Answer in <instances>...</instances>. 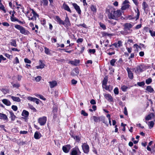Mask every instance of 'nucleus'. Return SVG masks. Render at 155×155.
Segmentation results:
<instances>
[{"label": "nucleus", "instance_id": "nucleus-60", "mask_svg": "<svg viewBox=\"0 0 155 155\" xmlns=\"http://www.w3.org/2000/svg\"><path fill=\"white\" fill-rule=\"evenodd\" d=\"M19 63V61L18 57H16L15 59V61L14 62V64H17Z\"/></svg>", "mask_w": 155, "mask_h": 155}, {"label": "nucleus", "instance_id": "nucleus-15", "mask_svg": "<svg viewBox=\"0 0 155 155\" xmlns=\"http://www.w3.org/2000/svg\"><path fill=\"white\" fill-rule=\"evenodd\" d=\"M105 98L109 102H112L113 99L110 94H105L104 95Z\"/></svg>", "mask_w": 155, "mask_h": 155}, {"label": "nucleus", "instance_id": "nucleus-14", "mask_svg": "<svg viewBox=\"0 0 155 155\" xmlns=\"http://www.w3.org/2000/svg\"><path fill=\"white\" fill-rule=\"evenodd\" d=\"M80 60L75 59L74 61H70L68 63L75 66H77L80 63Z\"/></svg>", "mask_w": 155, "mask_h": 155}, {"label": "nucleus", "instance_id": "nucleus-62", "mask_svg": "<svg viewBox=\"0 0 155 155\" xmlns=\"http://www.w3.org/2000/svg\"><path fill=\"white\" fill-rule=\"evenodd\" d=\"M0 9L3 11L4 13H6V10L5 9V8L3 5H2L0 7Z\"/></svg>", "mask_w": 155, "mask_h": 155}, {"label": "nucleus", "instance_id": "nucleus-12", "mask_svg": "<svg viewBox=\"0 0 155 155\" xmlns=\"http://www.w3.org/2000/svg\"><path fill=\"white\" fill-rule=\"evenodd\" d=\"M64 24H62L66 27H68L70 26L71 24L69 19L68 16L66 15L65 18V19L64 21Z\"/></svg>", "mask_w": 155, "mask_h": 155}, {"label": "nucleus", "instance_id": "nucleus-26", "mask_svg": "<svg viewBox=\"0 0 155 155\" xmlns=\"http://www.w3.org/2000/svg\"><path fill=\"white\" fill-rule=\"evenodd\" d=\"M2 102L7 106H10L11 105V102L7 99H4L2 100Z\"/></svg>", "mask_w": 155, "mask_h": 155}, {"label": "nucleus", "instance_id": "nucleus-6", "mask_svg": "<svg viewBox=\"0 0 155 155\" xmlns=\"http://www.w3.org/2000/svg\"><path fill=\"white\" fill-rule=\"evenodd\" d=\"M81 152L78 148L73 149L70 153V155H81Z\"/></svg>", "mask_w": 155, "mask_h": 155}, {"label": "nucleus", "instance_id": "nucleus-4", "mask_svg": "<svg viewBox=\"0 0 155 155\" xmlns=\"http://www.w3.org/2000/svg\"><path fill=\"white\" fill-rule=\"evenodd\" d=\"M31 11V13L33 15L31 17L29 16L28 17L29 20H31L32 21H35L37 18H39V15L33 9H30Z\"/></svg>", "mask_w": 155, "mask_h": 155}, {"label": "nucleus", "instance_id": "nucleus-20", "mask_svg": "<svg viewBox=\"0 0 155 155\" xmlns=\"http://www.w3.org/2000/svg\"><path fill=\"white\" fill-rule=\"evenodd\" d=\"M54 19L60 25L64 24V21L61 20L58 16H56L55 17Z\"/></svg>", "mask_w": 155, "mask_h": 155}, {"label": "nucleus", "instance_id": "nucleus-40", "mask_svg": "<svg viewBox=\"0 0 155 155\" xmlns=\"http://www.w3.org/2000/svg\"><path fill=\"white\" fill-rule=\"evenodd\" d=\"M28 107L30 109L33 110L34 111H36V109L32 105L29 104H28Z\"/></svg>", "mask_w": 155, "mask_h": 155}, {"label": "nucleus", "instance_id": "nucleus-7", "mask_svg": "<svg viewBox=\"0 0 155 155\" xmlns=\"http://www.w3.org/2000/svg\"><path fill=\"white\" fill-rule=\"evenodd\" d=\"M124 29L127 30L130 33L132 31V29H131V28H132L133 26L130 23H125L124 24Z\"/></svg>", "mask_w": 155, "mask_h": 155}, {"label": "nucleus", "instance_id": "nucleus-42", "mask_svg": "<svg viewBox=\"0 0 155 155\" xmlns=\"http://www.w3.org/2000/svg\"><path fill=\"white\" fill-rule=\"evenodd\" d=\"M114 92L115 94H118L119 92L118 88L117 87H116L114 90Z\"/></svg>", "mask_w": 155, "mask_h": 155}, {"label": "nucleus", "instance_id": "nucleus-9", "mask_svg": "<svg viewBox=\"0 0 155 155\" xmlns=\"http://www.w3.org/2000/svg\"><path fill=\"white\" fill-rule=\"evenodd\" d=\"M82 147L84 152L85 153H87L89 152V146L86 143L83 144Z\"/></svg>", "mask_w": 155, "mask_h": 155}, {"label": "nucleus", "instance_id": "nucleus-3", "mask_svg": "<svg viewBox=\"0 0 155 155\" xmlns=\"http://www.w3.org/2000/svg\"><path fill=\"white\" fill-rule=\"evenodd\" d=\"M31 11V13L33 15L31 17L29 16L28 17L29 20H31L32 21H35L37 18H39V15L33 9H30Z\"/></svg>", "mask_w": 155, "mask_h": 155}, {"label": "nucleus", "instance_id": "nucleus-52", "mask_svg": "<svg viewBox=\"0 0 155 155\" xmlns=\"http://www.w3.org/2000/svg\"><path fill=\"white\" fill-rule=\"evenodd\" d=\"M24 61L25 63L28 64H31V61L27 58H25L24 59Z\"/></svg>", "mask_w": 155, "mask_h": 155}, {"label": "nucleus", "instance_id": "nucleus-23", "mask_svg": "<svg viewBox=\"0 0 155 155\" xmlns=\"http://www.w3.org/2000/svg\"><path fill=\"white\" fill-rule=\"evenodd\" d=\"M41 137V134L38 131L35 132L34 135V137L36 139H39Z\"/></svg>", "mask_w": 155, "mask_h": 155}, {"label": "nucleus", "instance_id": "nucleus-43", "mask_svg": "<svg viewBox=\"0 0 155 155\" xmlns=\"http://www.w3.org/2000/svg\"><path fill=\"white\" fill-rule=\"evenodd\" d=\"M127 88V87L125 85H123L121 87L122 90L124 92L126 91Z\"/></svg>", "mask_w": 155, "mask_h": 155}, {"label": "nucleus", "instance_id": "nucleus-24", "mask_svg": "<svg viewBox=\"0 0 155 155\" xmlns=\"http://www.w3.org/2000/svg\"><path fill=\"white\" fill-rule=\"evenodd\" d=\"M29 115V112L25 110H23L21 114L22 116H24L25 118H27Z\"/></svg>", "mask_w": 155, "mask_h": 155}, {"label": "nucleus", "instance_id": "nucleus-61", "mask_svg": "<svg viewBox=\"0 0 155 155\" xmlns=\"http://www.w3.org/2000/svg\"><path fill=\"white\" fill-rule=\"evenodd\" d=\"M107 80L105 79H104L103 80V83H102L103 85L104 86V85H107Z\"/></svg>", "mask_w": 155, "mask_h": 155}, {"label": "nucleus", "instance_id": "nucleus-54", "mask_svg": "<svg viewBox=\"0 0 155 155\" xmlns=\"http://www.w3.org/2000/svg\"><path fill=\"white\" fill-rule=\"evenodd\" d=\"M73 71L76 73V75L78 74H79V70L77 68H75Z\"/></svg>", "mask_w": 155, "mask_h": 155}, {"label": "nucleus", "instance_id": "nucleus-35", "mask_svg": "<svg viewBox=\"0 0 155 155\" xmlns=\"http://www.w3.org/2000/svg\"><path fill=\"white\" fill-rule=\"evenodd\" d=\"M10 43L11 45L12 46L16 47L17 46L15 40L13 39L11 40Z\"/></svg>", "mask_w": 155, "mask_h": 155}, {"label": "nucleus", "instance_id": "nucleus-46", "mask_svg": "<svg viewBox=\"0 0 155 155\" xmlns=\"http://www.w3.org/2000/svg\"><path fill=\"white\" fill-rule=\"evenodd\" d=\"M116 60L115 59H113L111 60L110 62V64L112 66H114V65L116 61Z\"/></svg>", "mask_w": 155, "mask_h": 155}, {"label": "nucleus", "instance_id": "nucleus-57", "mask_svg": "<svg viewBox=\"0 0 155 155\" xmlns=\"http://www.w3.org/2000/svg\"><path fill=\"white\" fill-rule=\"evenodd\" d=\"M100 27L102 28L103 29H106V27L105 26L104 24L103 23H100Z\"/></svg>", "mask_w": 155, "mask_h": 155}, {"label": "nucleus", "instance_id": "nucleus-30", "mask_svg": "<svg viewBox=\"0 0 155 155\" xmlns=\"http://www.w3.org/2000/svg\"><path fill=\"white\" fill-rule=\"evenodd\" d=\"M11 97L14 101L19 102L21 101V100L19 97L12 96Z\"/></svg>", "mask_w": 155, "mask_h": 155}, {"label": "nucleus", "instance_id": "nucleus-13", "mask_svg": "<svg viewBox=\"0 0 155 155\" xmlns=\"http://www.w3.org/2000/svg\"><path fill=\"white\" fill-rule=\"evenodd\" d=\"M72 5L78 14H81V11L79 6L75 3H73Z\"/></svg>", "mask_w": 155, "mask_h": 155}, {"label": "nucleus", "instance_id": "nucleus-28", "mask_svg": "<svg viewBox=\"0 0 155 155\" xmlns=\"http://www.w3.org/2000/svg\"><path fill=\"white\" fill-rule=\"evenodd\" d=\"M100 117H97L95 116H93L91 117V120H93L95 122H97L100 121Z\"/></svg>", "mask_w": 155, "mask_h": 155}, {"label": "nucleus", "instance_id": "nucleus-31", "mask_svg": "<svg viewBox=\"0 0 155 155\" xmlns=\"http://www.w3.org/2000/svg\"><path fill=\"white\" fill-rule=\"evenodd\" d=\"M41 2L44 6H47L48 4V0H41Z\"/></svg>", "mask_w": 155, "mask_h": 155}, {"label": "nucleus", "instance_id": "nucleus-8", "mask_svg": "<svg viewBox=\"0 0 155 155\" xmlns=\"http://www.w3.org/2000/svg\"><path fill=\"white\" fill-rule=\"evenodd\" d=\"M135 12L137 13L136 16H130L129 17V19H134L136 21L139 19L140 15L139 10L137 9V10H135Z\"/></svg>", "mask_w": 155, "mask_h": 155}, {"label": "nucleus", "instance_id": "nucleus-50", "mask_svg": "<svg viewBox=\"0 0 155 155\" xmlns=\"http://www.w3.org/2000/svg\"><path fill=\"white\" fill-rule=\"evenodd\" d=\"M95 52V50L94 49H89L88 52L90 53L94 54Z\"/></svg>", "mask_w": 155, "mask_h": 155}, {"label": "nucleus", "instance_id": "nucleus-18", "mask_svg": "<svg viewBox=\"0 0 155 155\" xmlns=\"http://www.w3.org/2000/svg\"><path fill=\"white\" fill-rule=\"evenodd\" d=\"M62 8L65 10H66L70 13H71V10L68 6L64 2Z\"/></svg>", "mask_w": 155, "mask_h": 155}, {"label": "nucleus", "instance_id": "nucleus-1", "mask_svg": "<svg viewBox=\"0 0 155 155\" xmlns=\"http://www.w3.org/2000/svg\"><path fill=\"white\" fill-rule=\"evenodd\" d=\"M106 12L108 13V16L109 18L117 20L121 15V12L120 10L116 11L113 8H107L106 10Z\"/></svg>", "mask_w": 155, "mask_h": 155}, {"label": "nucleus", "instance_id": "nucleus-29", "mask_svg": "<svg viewBox=\"0 0 155 155\" xmlns=\"http://www.w3.org/2000/svg\"><path fill=\"white\" fill-rule=\"evenodd\" d=\"M0 119L6 120H8L7 116L5 114L1 113H0Z\"/></svg>", "mask_w": 155, "mask_h": 155}, {"label": "nucleus", "instance_id": "nucleus-22", "mask_svg": "<svg viewBox=\"0 0 155 155\" xmlns=\"http://www.w3.org/2000/svg\"><path fill=\"white\" fill-rule=\"evenodd\" d=\"M45 64L41 60L39 61V65L36 66L37 69H42L44 68Z\"/></svg>", "mask_w": 155, "mask_h": 155}, {"label": "nucleus", "instance_id": "nucleus-48", "mask_svg": "<svg viewBox=\"0 0 155 155\" xmlns=\"http://www.w3.org/2000/svg\"><path fill=\"white\" fill-rule=\"evenodd\" d=\"M41 76H38L35 78V80L36 81L38 82L41 79Z\"/></svg>", "mask_w": 155, "mask_h": 155}, {"label": "nucleus", "instance_id": "nucleus-63", "mask_svg": "<svg viewBox=\"0 0 155 155\" xmlns=\"http://www.w3.org/2000/svg\"><path fill=\"white\" fill-rule=\"evenodd\" d=\"M77 83V81L74 79H72L71 80V83L73 84H76Z\"/></svg>", "mask_w": 155, "mask_h": 155}, {"label": "nucleus", "instance_id": "nucleus-44", "mask_svg": "<svg viewBox=\"0 0 155 155\" xmlns=\"http://www.w3.org/2000/svg\"><path fill=\"white\" fill-rule=\"evenodd\" d=\"M152 81L151 78H149L146 80V83L147 84H149L152 82Z\"/></svg>", "mask_w": 155, "mask_h": 155}, {"label": "nucleus", "instance_id": "nucleus-32", "mask_svg": "<svg viewBox=\"0 0 155 155\" xmlns=\"http://www.w3.org/2000/svg\"><path fill=\"white\" fill-rule=\"evenodd\" d=\"M90 8L92 11L94 13H96L97 11L96 6L93 5H91L90 7Z\"/></svg>", "mask_w": 155, "mask_h": 155}, {"label": "nucleus", "instance_id": "nucleus-2", "mask_svg": "<svg viewBox=\"0 0 155 155\" xmlns=\"http://www.w3.org/2000/svg\"><path fill=\"white\" fill-rule=\"evenodd\" d=\"M15 28L20 31L21 34L24 35H28L29 34V32L26 30L24 28L19 25H16L15 26Z\"/></svg>", "mask_w": 155, "mask_h": 155}, {"label": "nucleus", "instance_id": "nucleus-45", "mask_svg": "<svg viewBox=\"0 0 155 155\" xmlns=\"http://www.w3.org/2000/svg\"><path fill=\"white\" fill-rule=\"evenodd\" d=\"M1 91L5 94H6L9 92V90L8 89L2 88L1 90Z\"/></svg>", "mask_w": 155, "mask_h": 155}, {"label": "nucleus", "instance_id": "nucleus-58", "mask_svg": "<svg viewBox=\"0 0 155 155\" xmlns=\"http://www.w3.org/2000/svg\"><path fill=\"white\" fill-rule=\"evenodd\" d=\"M83 39L82 38H79L78 39L77 41V43H81L83 42Z\"/></svg>", "mask_w": 155, "mask_h": 155}, {"label": "nucleus", "instance_id": "nucleus-55", "mask_svg": "<svg viewBox=\"0 0 155 155\" xmlns=\"http://www.w3.org/2000/svg\"><path fill=\"white\" fill-rule=\"evenodd\" d=\"M81 114L84 116H88V114L84 110L81 111Z\"/></svg>", "mask_w": 155, "mask_h": 155}, {"label": "nucleus", "instance_id": "nucleus-39", "mask_svg": "<svg viewBox=\"0 0 155 155\" xmlns=\"http://www.w3.org/2000/svg\"><path fill=\"white\" fill-rule=\"evenodd\" d=\"M45 53L48 55H50L51 53L50 52V50L49 49L47 48L46 47H45Z\"/></svg>", "mask_w": 155, "mask_h": 155}, {"label": "nucleus", "instance_id": "nucleus-27", "mask_svg": "<svg viewBox=\"0 0 155 155\" xmlns=\"http://www.w3.org/2000/svg\"><path fill=\"white\" fill-rule=\"evenodd\" d=\"M154 116L153 113H151L149 114L145 117V119L146 120H150L151 118L154 117Z\"/></svg>", "mask_w": 155, "mask_h": 155}, {"label": "nucleus", "instance_id": "nucleus-64", "mask_svg": "<svg viewBox=\"0 0 155 155\" xmlns=\"http://www.w3.org/2000/svg\"><path fill=\"white\" fill-rule=\"evenodd\" d=\"M104 46L106 47H107L108 45V44L109 43V41L108 40H107L104 42Z\"/></svg>", "mask_w": 155, "mask_h": 155}, {"label": "nucleus", "instance_id": "nucleus-37", "mask_svg": "<svg viewBox=\"0 0 155 155\" xmlns=\"http://www.w3.org/2000/svg\"><path fill=\"white\" fill-rule=\"evenodd\" d=\"M123 5L121 7V9L122 10H125L126 9L129 8L130 5L129 4L127 5Z\"/></svg>", "mask_w": 155, "mask_h": 155}, {"label": "nucleus", "instance_id": "nucleus-33", "mask_svg": "<svg viewBox=\"0 0 155 155\" xmlns=\"http://www.w3.org/2000/svg\"><path fill=\"white\" fill-rule=\"evenodd\" d=\"M146 90L150 93H152L154 91L153 89L150 86H147Z\"/></svg>", "mask_w": 155, "mask_h": 155}, {"label": "nucleus", "instance_id": "nucleus-19", "mask_svg": "<svg viewBox=\"0 0 155 155\" xmlns=\"http://www.w3.org/2000/svg\"><path fill=\"white\" fill-rule=\"evenodd\" d=\"M126 70L128 73V77L131 79H132L133 78V74L130 71V69L127 67V68Z\"/></svg>", "mask_w": 155, "mask_h": 155}, {"label": "nucleus", "instance_id": "nucleus-10", "mask_svg": "<svg viewBox=\"0 0 155 155\" xmlns=\"http://www.w3.org/2000/svg\"><path fill=\"white\" fill-rule=\"evenodd\" d=\"M27 99L31 101L35 102L36 104H38L39 103L40 100L35 97H33L31 96L28 97Z\"/></svg>", "mask_w": 155, "mask_h": 155}, {"label": "nucleus", "instance_id": "nucleus-16", "mask_svg": "<svg viewBox=\"0 0 155 155\" xmlns=\"http://www.w3.org/2000/svg\"><path fill=\"white\" fill-rule=\"evenodd\" d=\"M71 136L74 139L78 142H79L81 140V136L80 135H75L74 134L71 135Z\"/></svg>", "mask_w": 155, "mask_h": 155}, {"label": "nucleus", "instance_id": "nucleus-38", "mask_svg": "<svg viewBox=\"0 0 155 155\" xmlns=\"http://www.w3.org/2000/svg\"><path fill=\"white\" fill-rule=\"evenodd\" d=\"M154 123L153 121H150L148 122V125L150 129L152 128L154 125Z\"/></svg>", "mask_w": 155, "mask_h": 155}, {"label": "nucleus", "instance_id": "nucleus-51", "mask_svg": "<svg viewBox=\"0 0 155 155\" xmlns=\"http://www.w3.org/2000/svg\"><path fill=\"white\" fill-rule=\"evenodd\" d=\"M149 32L150 34L152 36H155V32L154 31H152L151 30H149Z\"/></svg>", "mask_w": 155, "mask_h": 155}, {"label": "nucleus", "instance_id": "nucleus-47", "mask_svg": "<svg viewBox=\"0 0 155 155\" xmlns=\"http://www.w3.org/2000/svg\"><path fill=\"white\" fill-rule=\"evenodd\" d=\"M137 85L140 87L143 86L145 85V83L143 81L138 82L137 83Z\"/></svg>", "mask_w": 155, "mask_h": 155}, {"label": "nucleus", "instance_id": "nucleus-5", "mask_svg": "<svg viewBox=\"0 0 155 155\" xmlns=\"http://www.w3.org/2000/svg\"><path fill=\"white\" fill-rule=\"evenodd\" d=\"M47 121V117H46L43 116L39 118L38 119V122L41 126L44 125Z\"/></svg>", "mask_w": 155, "mask_h": 155}, {"label": "nucleus", "instance_id": "nucleus-36", "mask_svg": "<svg viewBox=\"0 0 155 155\" xmlns=\"http://www.w3.org/2000/svg\"><path fill=\"white\" fill-rule=\"evenodd\" d=\"M11 83V84L12 85V86L13 88H18L20 86V85L18 83L14 84L13 82H12Z\"/></svg>", "mask_w": 155, "mask_h": 155}, {"label": "nucleus", "instance_id": "nucleus-41", "mask_svg": "<svg viewBox=\"0 0 155 155\" xmlns=\"http://www.w3.org/2000/svg\"><path fill=\"white\" fill-rule=\"evenodd\" d=\"M121 33L122 34L124 35H126L130 33L127 30H125V29L123 31H121Z\"/></svg>", "mask_w": 155, "mask_h": 155}, {"label": "nucleus", "instance_id": "nucleus-59", "mask_svg": "<svg viewBox=\"0 0 155 155\" xmlns=\"http://www.w3.org/2000/svg\"><path fill=\"white\" fill-rule=\"evenodd\" d=\"M3 25L5 26L8 27L9 26V24L7 22H4L2 23Z\"/></svg>", "mask_w": 155, "mask_h": 155}, {"label": "nucleus", "instance_id": "nucleus-56", "mask_svg": "<svg viewBox=\"0 0 155 155\" xmlns=\"http://www.w3.org/2000/svg\"><path fill=\"white\" fill-rule=\"evenodd\" d=\"M12 108L15 111H16L18 109V107L16 106L12 105Z\"/></svg>", "mask_w": 155, "mask_h": 155}, {"label": "nucleus", "instance_id": "nucleus-34", "mask_svg": "<svg viewBox=\"0 0 155 155\" xmlns=\"http://www.w3.org/2000/svg\"><path fill=\"white\" fill-rule=\"evenodd\" d=\"M9 113L10 114L12 120H14L15 119L16 116L14 115L13 112L12 111H9Z\"/></svg>", "mask_w": 155, "mask_h": 155}, {"label": "nucleus", "instance_id": "nucleus-21", "mask_svg": "<svg viewBox=\"0 0 155 155\" xmlns=\"http://www.w3.org/2000/svg\"><path fill=\"white\" fill-rule=\"evenodd\" d=\"M51 88H53L57 85V83L56 81H53L49 82Z\"/></svg>", "mask_w": 155, "mask_h": 155}, {"label": "nucleus", "instance_id": "nucleus-11", "mask_svg": "<svg viewBox=\"0 0 155 155\" xmlns=\"http://www.w3.org/2000/svg\"><path fill=\"white\" fill-rule=\"evenodd\" d=\"M71 146L70 145H67L63 146L62 150L66 153H68L71 149Z\"/></svg>", "mask_w": 155, "mask_h": 155}, {"label": "nucleus", "instance_id": "nucleus-25", "mask_svg": "<svg viewBox=\"0 0 155 155\" xmlns=\"http://www.w3.org/2000/svg\"><path fill=\"white\" fill-rule=\"evenodd\" d=\"M142 6L143 7V9L145 11L147 10L148 6L145 1H143L142 4Z\"/></svg>", "mask_w": 155, "mask_h": 155}, {"label": "nucleus", "instance_id": "nucleus-17", "mask_svg": "<svg viewBox=\"0 0 155 155\" xmlns=\"http://www.w3.org/2000/svg\"><path fill=\"white\" fill-rule=\"evenodd\" d=\"M143 71V68L142 65L137 66L135 69V72L138 73Z\"/></svg>", "mask_w": 155, "mask_h": 155}, {"label": "nucleus", "instance_id": "nucleus-49", "mask_svg": "<svg viewBox=\"0 0 155 155\" xmlns=\"http://www.w3.org/2000/svg\"><path fill=\"white\" fill-rule=\"evenodd\" d=\"M41 24L43 25H45L46 24V20L45 18H43L41 20Z\"/></svg>", "mask_w": 155, "mask_h": 155}, {"label": "nucleus", "instance_id": "nucleus-53", "mask_svg": "<svg viewBox=\"0 0 155 155\" xmlns=\"http://www.w3.org/2000/svg\"><path fill=\"white\" fill-rule=\"evenodd\" d=\"M10 19H11V21H12V22H15V21H18V19L17 18H16L14 17L13 18H10Z\"/></svg>", "mask_w": 155, "mask_h": 155}]
</instances>
